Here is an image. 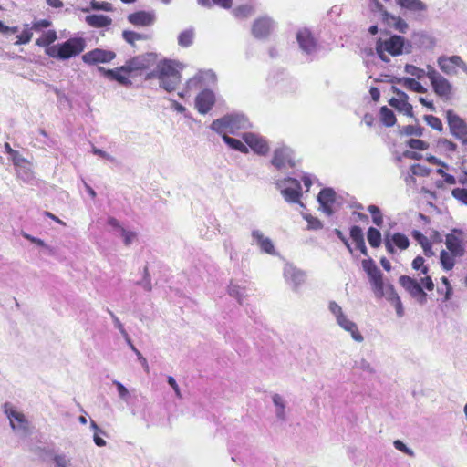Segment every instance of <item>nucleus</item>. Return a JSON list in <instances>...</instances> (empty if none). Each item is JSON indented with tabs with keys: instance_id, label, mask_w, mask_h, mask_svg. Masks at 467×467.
<instances>
[{
	"instance_id": "nucleus-24",
	"label": "nucleus",
	"mask_w": 467,
	"mask_h": 467,
	"mask_svg": "<svg viewBox=\"0 0 467 467\" xmlns=\"http://www.w3.org/2000/svg\"><path fill=\"white\" fill-rule=\"evenodd\" d=\"M336 192L331 188H325L321 190L317 196L318 202L320 204V208L324 213L327 215H332L334 213V210L332 209V205L335 203Z\"/></svg>"
},
{
	"instance_id": "nucleus-3",
	"label": "nucleus",
	"mask_w": 467,
	"mask_h": 467,
	"mask_svg": "<svg viewBox=\"0 0 467 467\" xmlns=\"http://www.w3.org/2000/svg\"><path fill=\"white\" fill-rule=\"evenodd\" d=\"M328 309L334 315L337 324L342 329L348 332L354 341L360 343L364 340V337L358 331L357 324L348 318L337 303L331 301L328 305Z\"/></svg>"
},
{
	"instance_id": "nucleus-54",
	"label": "nucleus",
	"mask_w": 467,
	"mask_h": 467,
	"mask_svg": "<svg viewBox=\"0 0 467 467\" xmlns=\"http://www.w3.org/2000/svg\"><path fill=\"white\" fill-rule=\"evenodd\" d=\"M90 5L91 8L94 10H103L107 12H111L113 10L112 5L108 2L91 1Z\"/></svg>"
},
{
	"instance_id": "nucleus-23",
	"label": "nucleus",
	"mask_w": 467,
	"mask_h": 467,
	"mask_svg": "<svg viewBox=\"0 0 467 467\" xmlns=\"http://www.w3.org/2000/svg\"><path fill=\"white\" fill-rule=\"evenodd\" d=\"M240 119H216L212 124L211 129L215 132L227 135V133H234L235 129H239L238 121Z\"/></svg>"
},
{
	"instance_id": "nucleus-16",
	"label": "nucleus",
	"mask_w": 467,
	"mask_h": 467,
	"mask_svg": "<svg viewBox=\"0 0 467 467\" xmlns=\"http://www.w3.org/2000/svg\"><path fill=\"white\" fill-rule=\"evenodd\" d=\"M243 140L257 154L266 155L269 151L267 141L258 134L246 132L243 134Z\"/></svg>"
},
{
	"instance_id": "nucleus-27",
	"label": "nucleus",
	"mask_w": 467,
	"mask_h": 467,
	"mask_svg": "<svg viewBox=\"0 0 467 467\" xmlns=\"http://www.w3.org/2000/svg\"><path fill=\"white\" fill-rule=\"evenodd\" d=\"M451 133L458 140L465 143L467 140V124L463 119H447Z\"/></svg>"
},
{
	"instance_id": "nucleus-37",
	"label": "nucleus",
	"mask_w": 467,
	"mask_h": 467,
	"mask_svg": "<svg viewBox=\"0 0 467 467\" xmlns=\"http://www.w3.org/2000/svg\"><path fill=\"white\" fill-rule=\"evenodd\" d=\"M57 36L56 31L48 30L36 40V45L38 47H44L47 48L52 46L51 44L54 43L57 40Z\"/></svg>"
},
{
	"instance_id": "nucleus-30",
	"label": "nucleus",
	"mask_w": 467,
	"mask_h": 467,
	"mask_svg": "<svg viewBox=\"0 0 467 467\" xmlns=\"http://www.w3.org/2000/svg\"><path fill=\"white\" fill-rule=\"evenodd\" d=\"M272 401L275 406V412L276 418L281 421H285L287 419L286 415V400L280 394L275 393L272 396Z\"/></svg>"
},
{
	"instance_id": "nucleus-34",
	"label": "nucleus",
	"mask_w": 467,
	"mask_h": 467,
	"mask_svg": "<svg viewBox=\"0 0 467 467\" xmlns=\"http://www.w3.org/2000/svg\"><path fill=\"white\" fill-rule=\"evenodd\" d=\"M397 4L411 12H423L427 10V5L420 0H396Z\"/></svg>"
},
{
	"instance_id": "nucleus-55",
	"label": "nucleus",
	"mask_w": 467,
	"mask_h": 467,
	"mask_svg": "<svg viewBox=\"0 0 467 467\" xmlns=\"http://www.w3.org/2000/svg\"><path fill=\"white\" fill-rule=\"evenodd\" d=\"M424 258L422 256H417L413 261H412V268L414 270H420L421 271L422 274L426 275L428 273V267L424 265Z\"/></svg>"
},
{
	"instance_id": "nucleus-36",
	"label": "nucleus",
	"mask_w": 467,
	"mask_h": 467,
	"mask_svg": "<svg viewBox=\"0 0 467 467\" xmlns=\"http://www.w3.org/2000/svg\"><path fill=\"white\" fill-rule=\"evenodd\" d=\"M412 236L421 245L424 254L427 257L434 255L431 244L425 235H423L420 231L414 230L412 232Z\"/></svg>"
},
{
	"instance_id": "nucleus-21",
	"label": "nucleus",
	"mask_w": 467,
	"mask_h": 467,
	"mask_svg": "<svg viewBox=\"0 0 467 467\" xmlns=\"http://www.w3.org/2000/svg\"><path fill=\"white\" fill-rule=\"evenodd\" d=\"M393 88L397 94V98L390 99L389 101V105L398 109L400 113L407 117H413L412 106L408 102V95L396 88Z\"/></svg>"
},
{
	"instance_id": "nucleus-49",
	"label": "nucleus",
	"mask_w": 467,
	"mask_h": 467,
	"mask_svg": "<svg viewBox=\"0 0 467 467\" xmlns=\"http://www.w3.org/2000/svg\"><path fill=\"white\" fill-rule=\"evenodd\" d=\"M405 72L407 74L416 77L418 79H420L423 77L427 76V71H425L424 69L419 68L416 66L409 64L405 66Z\"/></svg>"
},
{
	"instance_id": "nucleus-11",
	"label": "nucleus",
	"mask_w": 467,
	"mask_h": 467,
	"mask_svg": "<svg viewBox=\"0 0 467 467\" xmlns=\"http://www.w3.org/2000/svg\"><path fill=\"white\" fill-rule=\"evenodd\" d=\"M284 278L294 291H297L299 287L306 282V272L296 266L286 264L283 271Z\"/></svg>"
},
{
	"instance_id": "nucleus-35",
	"label": "nucleus",
	"mask_w": 467,
	"mask_h": 467,
	"mask_svg": "<svg viewBox=\"0 0 467 467\" xmlns=\"http://www.w3.org/2000/svg\"><path fill=\"white\" fill-rule=\"evenodd\" d=\"M195 30L192 26L182 31L178 36V45L182 47H189L193 44Z\"/></svg>"
},
{
	"instance_id": "nucleus-28",
	"label": "nucleus",
	"mask_w": 467,
	"mask_h": 467,
	"mask_svg": "<svg viewBox=\"0 0 467 467\" xmlns=\"http://www.w3.org/2000/svg\"><path fill=\"white\" fill-rule=\"evenodd\" d=\"M383 22L400 33H406L409 28V26L404 19L400 16H395L388 11H384L383 13Z\"/></svg>"
},
{
	"instance_id": "nucleus-59",
	"label": "nucleus",
	"mask_w": 467,
	"mask_h": 467,
	"mask_svg": "<svg viewBox=\"0 0 467 467\" xmlns=\"http://www.w3.org/2000/svg\"><path fill=\"white\" fill-rule=\"evenodd\" d=\"M113 384L117 388L119 398L123 400H127L130 395L127 388L118 380H114Z\"/></svg>"
},
{
	"instance_id": "nucleus-20",
	"label": "nucleus",
	"mask_w": 467,
	"mask_h": 467,
	"mask_svg": "<svg viewBox=\"0 0 467 467\" xmlns=\"http://www.w3.org/2000/svg\"><path fill=\"white\" fill-rule=\"evenodd\" d=\"M462 234V232L461 230L453 229L451 234L446 235V247L454 256H462L464 254L462 240L461 238Z\"/></svg>"
},
{
	"instance_id": "nucleus-41",
	"label": "nucleus",
	"mask_w": 467,
	"mask_h": 467,
	"mask_svg": "<svg viewBox=\"0 0 467 467\" xmlns=\"http://www.w3.org/2000/svg\"><path fill=\"white\" fill-rule=\"evenodd\" d=\"M123 39L131 46H134L135 41L137 40H146L148 39V36L144 34H140L130 30H124L122 32Z\"/></svg>"
},
{
	"instance_id": "nucleus-48",
	"label": "nucleus",
	"mask_w": 467,
	"mask_h": 467,
	"mask_svg": "<svg viewBox=\"0 0 467 467\" xmlns=\"http://www.w3.org/2000/svg\"><path fill=\"white\" fill-rule=\"evenodd\" d=\"M355 367L364 372L370 374V375H373L376 373V368L366 358H361L359 361L356 362Z\"/></svg>"
},
{
	"instance_id": "nucleus-19",
	"label": "nucleus",
	"mask_w": 467,
	"mask_h": 467,
	"mask_svg": "<svg viewBox=\"0 0 467 467\" xmlns=\"http://www.w3.org/2000/svg\"><path fill=\"white\" fill-rule=\"evenodd\" d=\"M362 267L368 275L369 282L371 283L373 291L375 292L378 288H380V285L384 284L382 273L375 265L374 261L371 259L363 260Z\"/></svg>"
},
{
	"instance_id": "nucleus-56",
	"label": "nucleus",
	"mask_w": 467,
	"mask_h": 467,
	"mask_svg": "<svg viewBox=\"0 0 467 467\" xmlns=\"http://www.w3.org/2000/svg\"><path fill=\"white\" fill-rule=\"evenodd\" d=\"M407 144L410 148L420 150H423L428 148V144L425 141L418 139H410L408 140Z\"/></svg>"
},
{
	"instance_id": "nucleus-25",
	"label": "nucleus",
	"mask_w": 467,
	"mask_h": 467,
	"mask_svg": "<svg viewBox=\"0 0 467 467\" xmlns=\"http://www.w3.org/2000/svg\"><path fill=\"white\" fill-rule=\"evenodd\" d=\"M384 244L389 253L394 254V245L400 250H405L409 247L410 241L405 234L395 233L390 237L389 235L386 236Z\"/></svg>"
},
{
	"instance_id": "nucleus-29",
	"label": "nucleus",
	"mask_w": 467,
	"mask_h": 467,
	"mask_svg": "<svg viewBox=\"0 0 467 467\" xmlns=\"http://www.w3.org/2000/svg\"><path fill=\"white\" fill-rule=\"evenodd\" d=\"M99 70L103 72L108 78L111 80H116L123 86H128L131 84V81L128 78V77L122 74H128L129 72H126V70L121 69V67H117L115 69H105L104 67H99Z\"/></svg>"
},
{
	"instance_id": "nucleus-64",
	"label": "nucleus",
	"mask_w": 467,
	"mask_h": 467,
	"mask_svg": "<svg viewBox=\"0 0 467 467\" xmlns=\"http://www.w3.org/2000/svg\"><path fill=\"white\" fill-rule=\"evenodd\" d=\"M410 171L412 175L425 176L428 174V170L420 164H413L410 168Z\"/></svg>"
},
{
	"instance_id": "nucleus-14",
	"label": "nucleus",
	"mask_w": 467,
	"mask_h": 467,
	"mask_svg": "<svg viewBox=\"0 0 467 467\" xmlns=\"http://www.w3.org/2000/svg\"><path fill=\"white\" fill-rule=\"evenodd\" d=\"M296 41L301 51L308 56L314 55L317 50V43L311 32L302 28L296 33Z\"/></svg>"
},
{
	"instance_id": "nucleus-45",
	"label": "nucleus",
	"mask_w": 467,
	"mask_h": 467,
	"mask_svg": "<svg viewBox=\"0 0 467 467\" xmlns=\"http://www.w3.org/2000/svg\"><path fill=\"white\" fill-rule=\"evenodd\" d=\"M440 260L442 267L447 271L452 269L455 265L454 255L450 254L445 250L441 252Z\"/></svg>"
},
{
	"instance_id": "nucleus-7",
	"label": "nucleus",
	"mask_w": 467,
	"mask_h": 467,
	"mask_svg": "<svg viewBox=\"0 0 467 467\" xmlns=\"http://www.w3.org/2000/svg\"><path fill=\"white\" fill-rule=\"evenodd\" d=\"M427 77L437 95L442 98L451 96L452 89L451 83L431 66L427 67Z\"/></svg>"
},
{
	"instance_id": "nucleus-33",
	"label": "nucleus",
	"mask_w": 467,
	"mask_h": 467,
	"mask_svg": "<svg viewBox=\"0 0 467 467\" xmlns=\"http://www.w3.org/2000/svg\"><path fill=\"white\" fill-rule=\"evenodd\" d=\"M374 294L376 297H385L390 303L396 301V298H400V296H398L394 289V286L391 284H383L382 285H380V288H378L374 292Z\"/></svg>"
},
{
	"instance_id": "nucleus-46",
	"label": "nucleus",
	"mask_w": 467,
	"mask_h": 467,
	"mask_svg": "<svg viewBox=\"0 0 467 467\" xmlns=\"http://www.w3.org/2000/svg\"><path fill=\"white\" fill-rule=\"evenodd\" d=\"M368 211L371 213L372 215V221L373 223L380 227L382 224H383V215L379 210V208L376 205H369L368 207Z\"/></svg>"
},
{
	"instance_id": "nucleus-47",
	"label": "nucleus",
	"mask_w": 467,
	"mask_h": 467,
	"mask_svg": "<svg viewBox=\"0 0 467 467\" xmlns=\"http://www.w3.org/2000/svg\"><path fill=\"white\" fill-rule=\"evenodd\" d=\"M26 28L22 31L20 35H18L17 40L15 42V45H24L27 44L32 39V29L28 27V25H25Z\"/></svg>"
},
{
	"instance_id": "nucleus-61",
	"label": "nucleus",
	"mask_w": 467,
	"mask_h": 467,
	"mask_svg": "<svg viewBox=\"0 0 467 467\" xmlns=\"http://www.w3.org/2000/svg\"><path fill=\"white\" fill-rule=\"evenodd\" d=\"M51 26V22L47 19H41V20H38V21H36L31 29L32 30H35V31H40L42 30L43 28H47Z\"/></svg>"
},
{
	"instance_id": "nucleus-40",
	"label": "nucleus",
	"mask_w": 467,
	"mask_h": 467,
	"mask_svg": "<svg viewBox=\"0 0 467 467\" xmlns=\"http://www.w3.org/2000/svg\"><path fill=\"white\" fill-rule=\"evenodd\" d=\"M223 141L232 149L236 150L242 153H248V148L245 144H244L241 140L231 138L228 135L224 134L223 136Z\"/></svg>"
},
{
	"instance_id": "nucleus-6",
	"label": "nucleus",
	"mask_w": 467,
	"mask_h": 467,
	"mask_svg": "<svg viewBox=\"0 0 467 467\" xmlns=\"http://www.w3.org/2000/svg\"><path fill=\"white\" fill-rule=\"evenodd\" d=\"M275 185L285 201L294 203L299 202L301 197V184L299 181L288 177L276 181Z\"/></svg>"
},
{
	"instance_id": "nucleus-38",
	"label": "nucleus",
	"mask_w": 467,
	"mask_h": 467,
	"mask_svg": "<svg viewBox=\"0 0 467 467\" xmlns=\"http://www.w3.org/2000/svg\"><path fill=\"white\" fill-rule=\"evenodd\" d=\"M400 84H402L406 88L418 92L424 93L426 92V88L416 79L411 78H400L398 81Z\"/></svg>"
},
{
	"instance_id": "nucleus-51",
	"label": "nucleus",
	"mask_w": 467,
	"mask_h": 467,
	"mask_svg": "<svg viewBox=\"0 0 467 467\" xmlns=\"http://www.w3.org/2000/svg\"><path fill=\"white\" fill-rule=\"evenodd\" d=\"M451 195L464 205H467V189L455 188L452 190Z\"/></svg>"
},
{
	"instance_id": "nucleus-2",
	"label": "nucleus",
	"mask_w": 467,
	"mask_h": 467,
	"mask_svg": "<svg viewBox=\"0 0 467 467\" xmlns=\"http://www.w3.org/2000/svg\"><path fill=\"white\" fill-rule=\"evenodd\" d=\"M86 47V42L82 37H72L67 41L53 45L45 49V53L58 60H67L79 55Z\"/></svg>"
},
{
	"instance_id": "nucleus-15",
	"label": "nucleus",
	"mask_w": 467,
	"mask_h": 467,
	"mask_svg": "<svg viewBox=\"0 0 467 467\" xmlns=\"http://www.w3.org/2000/svg\"><path fill=\"white\" fill-rule=\"evenodd\" d=\"M116 54L113 51L95 48L91 51L85 53L82 56V60L86 64L95 65L98 63H108L114 59Z\"/></svg>"
},
{
	"instance_id": "nucleus-57",
	"label": "nucleus",
	"mask_w": 467,
	"mask_h": 467,
	"mask_svg": "<svg viewBox=\"0 0 467 467\" xmlns=\"http://www.w3.org/2000/svg\"><path fill=\"white\" fill-rule=\"evenodd\" d=\"M393 445L395 449L404 452L405 454L410 457H413L415 455L414 451L400 440L394 441Z\"/></svg>"
},
{
	"instance_id": "nucleus-26",
	"label": "nucleus",
	"mask_w": 467,
	"mask_h": 467,
	"mask_svg": "<svg viewBox=\"0 0 467 467\" xmlns=\"http://www.w3.org/2000/svg\"><path fill=\"white\" fill-rule=\"evenodd\" d=\"M251 235L253 242L260 247L262 252L272 255L275 254V249L272 240L265 236L260 230H253Z\"/></svg>"
},
{
	"instance_id": "nucleus-1",
	"label": "nucleus",
	"mask_w": 467,
	"mask_h": 467,
	"mask_svg": "<svg viewBox=\"0 0 467 467\" xmlns=\"http://www.w3.org/2000/svg\"><path fill=\"white\" fill-rule=\"evenodd\" d=\"M177 66L179 64L175 61L164 59L159 62L156 69L151 72V76L158 78L160 86L166 91L174 90L181 80V74Z\"/></svg>"
},
{
	"instance_id": "nucleus-10",
	"label": "nucleus",
	"mask_w": 467,
	"mask_h": 467,
	"mask_svg": "<svg viewBox=\"0 0 467 467\" xmlns=\"http://www.w3.org/2000/svg\"><path fill=\"white\" fill-rule=\"evenodd\" d=\"M399 283L420 304L424 305L427 302V294L415 279L408 275H401L399 278Z\"/></svg>"
},
{
	"instance_id": "nucleus-50",
	"label": "nucleus",
	"mask_w": 467,
	"mask_h": 467,
	"mask_svg": "<svg viewBox=\"0 0 467 467\" xmlns=\"http://www.w3.org/2000/svg\"><path fill=\"white\" fill-rule=\"evenodd\" d=\"M402 132L408 136H422L423 129L417 125H407L403 127Z\"/></svg>"
},
{
	"instance_id": "nucleus-5",
	"label": "nucleus",
	"mask_w": 467,
	"mask_h": 467,
	"mask_svg": "<svg viewBox=\"0 0 467 467\" xmlns=\"http://www.w3.org/2000/svg\"><path fill=\"white\" fill-rule=\"evenodd\" d=\"M216 82V75L213 70L199 71L193 78H190L186 83V90L180 93L181 97H184L191 91L197 89H204Z\"/></svg>"
},
{
	"instance_id": "nucleus-13",
	"label": "nucleus",
	"mask_w": 467,
	"mask_h": 467,
	"mask_svg": "<svg viewBox=\"0 0 467 467\" xmlns=\"http://www.w3.org/2000/svg\"><path fill=\"white\" fill-rule=\"evenodd\" d=\"M155 60L156 55L154 53H147L130 59L121 67V69L130 73L133 71L143 70L153 65Z\"/></svg>"
},
{
	"instance_id": "nucleus-4",
	"label": "nucleus",
	"mask_w": 467,
	"mask_h": 467,
	"mask_svg": "<svg viewBox=\"0 0 467 467\" xmlns=\"http://www.w3.org/2000/svg\"><path fill=\"white\" fill-rule=\"evenodd\" d=\"M4 412L9 420L10 427L21 437L30 433V423L23 412L16 410L10 403L4 404Z\"/></svg>"
},
{
	"instance_id": "nucleus-42",
	"label": "nucleus",
	"mask_w": 467,
	"mask_h": 467,
	"mask_svg": "<svg viewBox=\"0 0 467 467\" xmlns=\"http://www.w3.org/2000/svg\"><path fill=\"white\" fill-rule=\"evenodd\" d=\"M367 237H368V241L369 244L372 247L377 248L380 245L381 234L378 229H376L374 227H369L368 230V233H367Z\"/></svg>"
},
{
	"instance_id": "nucleus-32",
	"label": "nucleus",
	"mask_w": 467,
	"mask_h": 467,
	"mask_svg": "<svg viewBox=\"0 0 467 467\" xmlns=\"http://www.w3.org/2000/svg\"><path fill=\"white\" fill-rule=\"evenodd\" d=\"M85 21L92 27L101 28L109 26L112 19L105 15H88L86 16Z\"/></svg>"
},
{
	"instance_id": "nucleus-58",
	"label": "nucleus",
	"mask_w": 467,
	"mask_h": 467,
	"mask_svg": "<svg viewBox=\"0 0 467 467\" xmlns=\"http://www.w3.org/2000/svg\"><path fill=\"white\" fill-rule=\"evenodd\" d=\"M120 235L123 237L125 245H130L136 238V233L120 228Z\"/></svg>"
},
{
	"instance_id": "nucleus-8",
	"label": "nucleus",
	"mask_w": 467,
	"mask_h": 467,
	"mask_svg": "<svg viewBox=\"0 0 467 467\" xmlns=\"http://www.w3.org/2000/svg\"><path fill=\"white\" fill-rule=\"evenodd\" d=\"M379 44H381V47H384L386 52L389 53L391 56H399L403 53H410L412 46L409 41H406L405 38L401 36L393 35L389 39L386 40H378Z\"/></svg>"
},
{
	"instance_id": "nucleus-39",
	"label": "nucleus",
	"mask_w": 467,
	"mask_h": 467,
	"mask_svg": "<svg viewBox=\"0 0 467 467\" xmlns=\"http://www.w3.org/2000/svg\"><path fill=\"white\" fill-rule=\"evenodd\" d=\"M16 175L25 182H29L33 179V172L30 163L26 161L23 164L16 167Z\"/></svg>"
},
{
	"instance_id": "nucleus-60",
	"label": "nucleus",
	"mask_w": 467,
	"mask_h": 467,
	"mask_svg": "<svg viewBox=\"0 0 467 467\" xmlns=\"http://www.w3.org/2000/svg\"><path fill=\"white\" fill-rule=\"evenodd\" d=\"M146 291H150L152 289L151 281L149 275L148 267L144 268V276L142 281L139 283Z\"/></svg>"
},
{
	"instance_id": "nucleus-22",
	"label": "nucleus",
	"mask_w": 467,
	"mask_h": 467,
	"mask_svg": "<svg viewBox=\"0 0 467 467\" xmlns=\"http://www.w3.org/2000/svg\"><path fill=\"white\" fill-rule=\"evenodd\" d=\"M128 21L136 26H150L156 21V14L152 11H138L128 16Z\"/></svg>"
},
{
	"instance_id": "nucleus-44",
	"label": "nucleus",
	"mask_w": 467,
	"mask_h": 467,
	"mask_svg": "<svg viewBox=\"0 0 467 467\" xmlns=\"http://www.w3.org/2000/svg\"><path fill=\"white\" fill-rule=\"evenodd\" d=\"M397 119H371L367 120L365 124L368 127H372L373 125L377 128L385 127H392L396 124Z\"/></svg>"
},
{
	"instance_id": "nucleus-63",
	"label": "nucleus",
	"mask_w": 467,
	"mask_h": 467,
	"mask_svg": "<svg viewBox=\"0 0 467 467\" xmlns=\"http://www.w3.org/2000/svg\"><path fill=\"white\" fill-rule=\"evenodd\" d=\"M11 160L15 167L19 166L26 161V160L21 156V154L17 150H14L10 155Z\"/></svg>"
},
{
	"instance_id": "nucleus-62",
	"label": "nucleus",
	"mask_w": 467,
	"mask_h": 467,
	"mask_svg": "<svg viewBox=\"0 0 467 467\" xmlns=\"http://www.w3.org/2000/svg\"><path fill=\"white\" fill-rule=\"evenodd\" d=\"M56 467H67L69 460L64 454L56 455L54 457Z\"/></svg>"
},
{
	"instance_id": "nucleus-18",
	"label": "nucleus",
	"mask_w": 467,
	"mask_h": 467,
	"mask_svg": "<svg viewBox=\"0 0 467 467\" xmlns=\"http://www.w3.org/2000/svg\"><path fill=\"white\" fill-rule=\"evenodd\" d=\"M215 103L214 93L208 89H202L195 99V107L202 115L207 114Z\"/></svg>"
},
{
	"instance_id": "nucleus-12",
	"label": "nucleus",
	"mask_w": 467,
	"mask_h": 467,
	"mask_svg": "<svg viewBox=\"0 0 467 467\" xmlns=\"http://www.w3.org/2000/svg\"><path fill=\"white\" fill-rule=\"evenodd\" d=\"M271 162L278 170H282L287 166L294 167L296 165L294 152L287 146L278 147L274 151Z\"/></svg>"
},
{
	"instance_id": "nucleus-31",
	"label": "nucleus",
	"mask_w": 467,
	"mask_h": 467,
	"mask_svg": "<svg viewBox=\"0 0 467 467\" xmlns=\"http://www.w3.org/2000/svg\"><path fill=\"white\" fill-rule=\"evenodd\" d=\"M227 291L229 296L235 298L240 305H242L244 298L248 296L247 288L233 281L230 282Z\"/></svg>"
},
{
	"instance_id": "nucleus-43",
	"label": "nucleus",
	"mask_w": 467,
	"mask_h": 467,
	"mask_svg": "<svg viewBox=\"0 0 467 467\" xmlns=\"http://www.w3.org/2000/svg\"><path fill=\"white\" fill-rule=\"evenodd\" d=\"M233 14L236 18H246L254 14V8L249 5H242L235 7Z\"/></svg>"
},
{
	"instance_id": "nucleus-53",
	"label": "nucleus",
	"mask_w": 467,
	"mask_h": 467,
	"mask_svg": "<svg viewBox=\"0 0 467 467\" xmlns=\"http://www.w3.org/2000/svg\"><path fill=\"white\" fill-rule=\"evenodd\" d=\"M350 237L355 244L361 243V241L364 240V234H363L362 229L357 225L352 226L350 229Z\"/></svg>"
},
{
	"instance_id": "nucleus-17",
	"label": "nucleus",
	"mask_w": 467,
	"mask_h": 467,
	"mask_svg": "<svg viewBox=\"0 0 467 467\" xmlns=\"http://www.w3.org/2000/svg\"><path fill=\"white\" fill-rule=\"evenodd\" d=\"M275 28V22L267 16L256 19L252 26V34L254 37L266 38Z\"/></svg>"
},
{
	"instance_id": "nucleus-9",
	"label": "nucleus",
	"mask_w": 467,
	"mask_h": 467,
	"mask_svg": "<svg viewBox=\"0 0 467 467\" xmlns=\"http://www.w3.org/2000/svg\"><path fill=\"white\" fill-rule=\"evenodd\" d=\"M437 64L440 69L447 75H455L457 73L456 67H460L467 75V64L460 56H441L437 59Z\"/></svg>"
},
{
	"instance_id": "nucleus-52",
	"label": "nucleus",
	"mask_w": 467,
	"mask_h": 467,
	"mask_svg": "<svg viewBox=\"0 0 467 467\" xmlns=\"http://www.w3.org/2000/svg\"><path fill=\"white\" fill-rule=\"evenodd\" d=\"M108 313L109 314V316L114 323L115 327L119 331V333L122 335L123 337H127L128 333L125 330V328H124L122 323L120 322V320L119 319V317L109 309H108Z\"/></svg>"
}]
</instances>
